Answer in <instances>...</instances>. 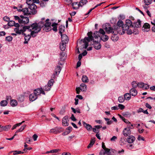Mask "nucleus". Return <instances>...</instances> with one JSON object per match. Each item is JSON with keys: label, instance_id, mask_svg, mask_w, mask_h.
I'll list each match as a JSON object with an SVG mask.
<instances>
[{"label": "nucleus", "instance_id": "29", "mask_svg": "<svg viewBox=\"0 0 155 155\" xmlns=\"http://www.w3.org/2000/svg\"><path fill=\"white\" fill-rule=\"evenodd\" d=\"M11 105L12 107H15L18 104V102L16 100H12L10 102Z\"/></svg>", "mask_w": 155, "mask_h": 155}, {"label": "nucleus", "instance_id": "18", "mask_svg": "<svg viewBox=\"0 0 155 155\" xmlns=\"http://www.w3.org/2000/svg\"><path fill=\"white\" fill-rule=\"evenodd\" d=\"M141 21L140 20L138 19L137 22L134 23V27L135 28V29H137V28H140L141 27Z\"/></svg>", "mask_w": 155, "mask_h": 155}, {"label": "nucleus", "instance_id": "54", "mask_svg": "<svg viewBox=\"0 0 155 155\" xmlns=\"http://www.w3.org/2000/svg\"><path fill=\"white\" fill-rule=\"evenodd\" d=\"M59 150L58 149L52 150H51L49 152L51 153H56Z\"/></svg>", "mask_w": 155, "mask_h": 155}, {"label": "nucleus", "instance_id": "15", "mask_svg": "<svg viewBox=\"0 0 155 155\" xmlns=\"http://www.w3.org/2000/svg\"><path fill=\"white\" fill-rule=\"evenodd\" d=\"M11 127V125H8L5 126H1L0 127V132L3 131H7Z\"/></svg>", "mask_w": 155, "mask_h": 155}, {"label": "nucleus", "instance_id": "4", "mask_svg": "<svg viewBox=\"0 0 155 155\" xmlns=\"http://www.w3.org/2000/svg\"><path fill=\"white\" fill-rule=\"evenodd\" d=\"M125 24L130 26V28L127 31V33L128 35H131L132 33L134 34H137L138 33L137 29H136L134 27V25L132 24L131 21L130 19H127L126 20Z\"/></svg>", "mask_w": 155, "mask_h": 155}, {"label": "nucleus", "instance_id": "13", "mask_svg": "<svg viewBox=\"0 0 155 155\" xmlns=\"http://www.w3.org/2000/svg\"><path fill=\"white\" fill-rule=\"evenodd\" d=\"M61 35L62 43L66 44L69 41L68 36L65 34Z\"/></svg>", "mask_w": 155, "mask_h": 155}, {"label": "nucleus", "instance_id": "11", "mask_svg": "<svg viewBox=\"0 0 155 155\" xmlns=\"http://www.w3.org/2000/svg\"><path fill=\"white\" fill-rule=\"evenodd\" d=\"M110 150L108 148L102 150L100 152V155H110Z\"/></svg>", "mask_w": 155, "mask_h": 155}, {"label": "nucleus", "instance_id": "20", "mask_svg": "<svg viewBox=\"0 0 155 155\" xmlns=\"http://www.w3.org/2000/svg\"><path fill=\"white\" fill-rule=\"evenodd\" d=\"M130 26L127 25H123L121 28V29H122L123 30V33H122V34H124L125 33V32L124 31H127V30H129V29H130Z\"/></svg>", "mask_w": 155, "mask_h": 155}, {"label": "nucleus", "instance_id": "52", "mask_svg": "<svg viewBox=\"0 0 155 155\" xmlns=\"http://www.w3.org/2000/svg\"><path fill=\"white\" fill-rule=\"evenodd\" d=\"M118 107H119V108H120L121 110H123L125 108L124 106L122 104H119Z\"/></svg>", "mask_w": 155, "mask_h": 155}, {"label": "nucleus", "instance_id": "51", "mask_svg": "<svg viewBox=\"0 0 155 155\" xmlns=\"http://www.w3.org/2000/svg\"><path fill=\"white\" fill-rule=\"evenodd\" d=\"M5 39L8 41H11L12 40V37L10 36L6 37Z\"/></svg>", "mask_w": 155, "mask_h": 155}, {"label": "nucleus", "instance_id": "60", "mask_svg": "<svg viewBox=\"0 0 155 155\" xmlns=\"http://www.w3.org/2000/svg\"><path fill=\"white\" fill-rule=\"evenodd\" d=\"M6 33L5 31H2L0 32V36H4L5 35Z\"/></svg>", "mask_w": 155, "mask_h": 155}, {"label": "nucleus", "instance_id": "5", "mask_svg": "<svg viewBox=\"0 0 155 155\" xmlns=\"http://www.w3.org/2000/svg\"><path fill=\"white\" fill-rule=\"evenodd\" d=\"M30 0L27 1L26 3L28 5V8L29 9L31 14L32 15L35 14L37 13V11L36 10L37 8V6L34 4L33 3H32L31 4L30 2Z\"/></svg>", "mask_w": 155, "mask_h": 155}, {"label": "nucleus", "instance_id": "37", "mask_svg": "<svg viewBox=\"0 0 155 155\" xmlns=\"http://www.w3.org/2000/svg\"><path fill=\"white\" fill-rule=\"evenodd\" d=\"M95 142V140L94 139H92L91 140L90 143L87 146V148H89L91 147L94 144Z\"/></svg>", "mask_w": 155, "mask_h": 155}, {"label": "nucleus", "instance_id": "63", "mask_svg": "<svg viewBox=\"0 0 155 155\" xmlns=\"http://www.w3.org/2000/svg\"><path fill=\"white\" fill-rule=\"evenodd\" d=\"M26 142L28 143H30V142H31V139L29 137H27L26 138Z\"/></svg>", "mask_w": 155, "mask_h": 155}, {"label": "nucleus", "instance_id": "16", "mask_svg": "<svg viewBox=\"0 0 155 155\" xmlns=\"http://www.w3.org/2000/svg\"><path fill=\"white\" fill-rule=\"evenodd\" d=\"M135 140V138L133 136L130 135L129 136L127 139V141L129 143H132Z\"/></svg>", "mask_w": 155, "mask_h": 155}, {"label": "nucleus", "instance_id": "7", "mask_svg": "<svg viewBox=\"0 0 155 155\" xmlns=\"http://www.w3.org/2000/svg\"><path fill=\"white\" fill-rule=\"evenodd\" d=\"M63 131V129L60 127H56L51 129L49 132L51 133L58 134L62 132Z\"/></svg>", "mask_w": 155, "mask_h": 155}, {"label": "nucleus", "instance_id": "21", "mask_svg": "<svg viewBox=\"0 0 155 155\" xmlns=\"http://www.w3.org/2000/svg\"><path fill=\"white\" fill-rule=\"evenodd\" d=\"M29 98L30 100L33 101L37 98V96L34 93H33L29 95Z\"/></svg>", "mask_w": 155, "mask_h": 155}, {"label": "nucleus", "instance_id": "49", "mask_svg": "<svg viewBox=\"0 0 155 155\" xmlns=\"http://www.w3.org/2000/svg\"><path fill=\"white\" fill-rule=\"evenodd\" d=\"M144 2L146 5H149L151 4V1L150 0H144Z\"/></svg>", "mask_w": 155, "mask_h": 155}, {"label": "nucleus", "instance_id": "27", "mask_svg": "<svg viewBox=\"0 0 155 155\" xmlns=\"http://www.w3.org/2000/svg\"><path fill=\"white\" fill-rule=\"evenodd\" d=\"M81 79L83 82L84 83H87L89 81L86 75H83Z\"/></svg>", "mask_w": 155, "mask_h": 155}, {"label": "nucleus", "instance_id": "2", "mask_svg": "<svg viewBox=\"0 0 155 155\" xmlns=\"http://www.w3.org/2000/svg\"><path fill=\"white\" fill-rule=\"evenodd\" d=\"M37 26L36 23H34L31 25V26H24L23 29L19 30V28H15L14 31L16 33L20 34L21 33L26 31V30H28L29 31H31V37H34L37 35L38 33L41 31L40 27Z\"/></svg>", "mask_w": 155, "mask_h": 155}, {"label": "nucleus", "instance_id": "62", "mask_svg": "<svg viewBox=\"0 0 155 155\" xmlns=\"http://www.w3.org/2000/svg\"><path fill=\"white\" fill-rule=\"evenodd\" d=\"M80 90H81L79 87H77L76 88V93L77 94H79L80 93Z\"/></svg>", "mask_w": 155, "mask_h": 155}, {"label": "nucleus", "instance_id": "33", "mask_svg": "<svg viewBox=\"0 0 155 155\" xmlns=\"http://www.w3.org/2000/svg\"><path fill=\"white\" fill-rule=\"evenodd\" d=\"M66 47V44L61 43L60 44V48L61 50L62 51L65 50Z\"/></svg>", "mask_w": 155, "mask_h": 155}, {"label": "nucleus", "instance_id": "61", "mask_svg": "<svg viewBox=\"0 0 155 155\" xmlns=\"http://www.w3.org/2000/svg\"><path fill=\"white\" fill-rule=\"evenodd\" d=\"M67 129L69 130V131H68L67 132V134H68L72 130V128L71 127L69 126L67 128Z\"/></svg>", "mask_w": 155, "mask_h": 155}, {"label": "nucleus", "instance_id": "40", "mask_svg": "<svg viewBox=\"0 0 155 155\" xmlns=\"http://www.w3.org/2000/svg\"><path fill=\"white\" fill-rule=\"evenodd\" d=\"M57 25L58 24L55 23H54L52 24L51 26L53 27L52 29L54 31H57Z\"/></svg>", "mask_w": 155, "mask_h": 155}, {"label": "nucleus", "instance_id": "56", "mask_svg": "<svg viewBox=\"0 0 155 155\" xmlns=\"http://www.w3.org/2000/svg\"><path fill=\"white\" fill-rule=\"evenodd\" d=\"M38 135L36 134H34L33 136V138L34 141H36L37 140L38 138Z\"/></svg>", "mask_w": 155, "mask_h": 155}, {"label": "nucleus", "instance_id": "41", "mask_svg": "<svg viewBox=\"0 0 155 155\" xmlns=\"http://www.w3.org/2000/svg\"><path fill=\"white\" fill-rule=\"evenodd\" d=\"M54 82V79H51L48 81L47 85H49L50 87H51V86L53 85Z\"/></svg>", "mask_w": 155, "mask_h": 155}, {"label": "nucleus", "instance_id": "36", "mask_svg": "<svg viewBox=\"0 0 155 155\" xmlns=\"http://www.w3.org/2000/svg\"><path fill=\"white\" fill-rule=\"evenodd\" d=\"M26 125H24L22 126L20 129L17 130L15 133V134H16V133L19 132H21L22 130H24L25 128L26 127Z\"/></svg>", "mask_w": 155, "mask_h": 155}, {"label": "nucleus", "instance_id": "55", "mask_svg": "<svg viewBox=\"0 0 155 155\" xmlns=\"http://www.w3.org/2000/svg\"><path fill=\"white\" fill-rule=\"evenodd\" d=\"M60 56L61 57L60 58H64V57L65 56V54L63 52H61L60 54ZM65 59V58H64Z\"/></svg>", "mask_w": 155, "mask_h": 155}, {"label": "nucleus", "instance_id": "26", "mask_svg": "<svg viewBox=\"0 0 155 155\" xmlns=\"http://www.w3.org/2000/svg\"><path fill=\"white\" fill-rule=\"evenodd\" d=\"M34 93L37 96L41 94V90L40 88H38L34 90Z\"/></svg>", "mask_w": 155, "mask_h": 155}, {"label": "nucleus", "instance_id": "39", "mask_svg": "<svg viewBox=\"0 0 155 155\" xmlns=\"http://www.w3.org/2000/svg\"><path fill=\"white\" fill-rule=\"evenodd\" d=\"M8 102L6 100L2 101L0 102V105L4 107L7 105Z\"/></svg>", "mask_w": 155, "mask_h": 155}, {"label": "nucleus", "instance_id": "57", "mask_svg": "<svg viewBox=\"0 0 155 155\" xmlns=\"http://www.w3.org/2000/svg\"><path fill=\"white\" fill-rule=\"evenodd\" d=\"M14 17L15 20H18V22L19 23V21L21 20V18H20L19 17L17 16H15Z\"/></svg>", "mask_w": 155, "mask_h": 155}, {"label": "nucleus", "instance_id": "30", "mask_svg": "<svg viewBox=\"0 0 155 155\" xmlns=\"http://www.w3.org/2000/svg\"><path fill=\"white\" fill-rule=\"evenodd\" d=\"M72 6L73 8L75 9H78L79 7L80 6L79 4H78V2H74L72 4Z\"/></svg>", "mask_w": 155, "mask_h": 155}, {"label": "nucleus", "instance_id": "28", "mask_svg": "<svg viewBox=\"0 0 155 155\" xmlns=\"http://www.w3.org/2000/svg\"><path fill=\"white\" fill-rule=\"evenodd\" d=\"M31 36V35H28L25 36V41L24 42V44H27L28 43V41L30 40Z\"/></svg>", "mask_w": 155, "mask_h": 155}, {"label": "nucleus", "instance_id": "42", "mask_svg": "<svg viewBox=\"0 0 155 155\" xmlns=\"http://www.w3.org/2000/svg\"><path fill=\"white\" fill-rule=\"evenodd\" d=\"M24 96L23 95H20L19 96L17 99L19 101L22 102L24 101Z\"/></svg>", "mask_w": 155, "mask_h": 155}, {"label": "nucleus", "instance_id": "1", "mask_svg": "<svg viewBox=\"0 0 155 155\" xmlns=\"http://www.w3.org/2000/svg\"><path fill=\"white\" fill-rule=\"evenodd\" d=\"M99 33L102 35L101 38L103 41H106L108 40V37L105 35V32L102 29H100L98 31L94 32L93 34V36L92 35V32L91 31L89 32L87 34L88 37H85L83 40V42L84 43V48H87L88 46V42L91 41H92L93 40L94 38L96 39L98 37H100L98 35Z\"/></svg>", "mask_w": 155, "mask_h": 155}, {"label": "nucleus", "instance_id": "58", "mask_svg": "<svg viewBox=\"0 0 155 155\" xmlns=\"http://www.w3.org/2000/svg\"><path fill=\"white\" fill-rule=\"evenodd\" d=\"M71 119L73 121H75L76 120V119L74 115L72 114L71 117Z\"/></svg>", "mask_w": 155, "mask_h": 155}, {"label": "nucleus", "instance_id": "23", "mask_svg": "<svg viewBox=\"0 0 155 155\" xmlns=\"http://www.w3.org/2000/svg\"><path fill=\"white\" fill-rule=\"evenodd\" d=\"M94 47L95 49L97 50L100 49L101 48V45L98 41L97 42L95 41L94 43Z\"/></svg>", "mask_w": 155, "mask_h": 155}, {"label": "nucleus", "instance_id": "35", "mask_svg": "<svg viewBox=\"0 0 155 155\" xmlns=\"http://www.w3.org/2000/svg\"><path fill=\"white\" fill-rule=\"evenodd\" d=\"M61 68L60 66H57L55 69L54 72H55L56 74H59L61 71Z\"/></svg>", "mask_w": 155, "mask_h": 155}, {"label": "nucleus", "instance_id": "43", "mask_svg": "<svg viewBox=\"0 0 155 155\" xmlns=\"http://www.w3.org/2000/svg\"><path fill=\"white\" fill-rule=\"evenodd\" d=\"M125 99L123 96H121L119 97L118 98V101L120 103H122L124 101Z\"/></svg>", "mask_w": 155, "mask_h": 155}, {"label": "nucleus", "instance_id": "19", "mask_svg": "<svg viewBox=\"0 0 155 155\" xmlns=\"http://www.w3.org/2000/svg\"><path fill=\"white\" fill-rule=\"evenodd\" d=\"M130 94L132 96H136L137 94V91L134 88H132L130 91Z\"/></svg>", "mask_w": 155, "mask_h": 155}, {"label": "nucleus", "instance_id": "8", "mask_svg": "<svg viewBox=\"0 0 155 155\" xmlns=\"http://www.w3.org/2000/svg\"><path fill=\"white\" fill-rule=\"evenodd\" d=\"M130 128H132L130 127V125H128L127 127L124 129L122 133L124 136L127 137L131 134V130Z\"/></svg>", "mask_w": 155, "mask_h": 155}, {"label": "nucleus", "instance_id": "48", "mask_svg": "<svg viewBox=\"0 0 155 155\" xmlns=\"http://www.w3.org/2000/svg\"><path fill=\"white\" fill-rule=\"evenodd\" d=\"M124 152V150L123 149H122L121 150L118 151H117L115 150H114L113 152L116 154L119 153L120 154L121 153H123Z\"/></svg>", "mask_w": 155, "mask_h": 155}, {"label": "nucleus", "instance_id": "32", "mask_svg": "<svg viewBox=\"0 0 155 155\" xmlns=\"http://www.w3.org/2000/svg\"><path fill=\"white\" fill-rule=\"evenodd\" d=\"M130 93H126L124 95V98L126 100H129L131 98Z\"/></svg>", "mask_w": 155, "mask_h": 155}, {"label": "nucleus", "instance_id": "44", "mask_svg": "<svg viewBox=\"0 0 155 155\" xmlns=\"http://www.w3.org/2000/svg\"><path fill=\"white\" fill-rule=\"evenodd\" d=\"M44 29L46 31L48 32L51 30V26L48 27H44Z\"/></svg>", "mask_w": 155, "mask_h": 155}, {"label": "nucleus", "instance_id": "64", "mask_svg": "<svg viewBox=\"0 0 155 155\" xmlns=\"http://www.w3.org/2000/svg\"><path fill=\"white\" fill-rule=\"evenodd\" d=\"M117 139V137L115 136H113L110 139V140L111 141H114L115 140Z\"/></svg>", "mask_w": 155, "mask_h": 155}, {"label": "nucleus", "instance_id": "6", "mask_svg": "<svg viewBox=\"0 0 155 155\" xmlns=\"http://www.w3.org/2000/svg\"><path fill=\"white\" fill-rule=\"evenodd\" d=\"M49 20V19H48L45 21V24L42 21H41L39 22L38 24H37V26L40 27V29L41 28L44 26L45 27H48L49 26H51V22H48V21Z\"/></svg>", "mask_w": 155, "mask_h": 155}, {"label": "nucleus", "instance_id": "24", "mask_svg": "<svg viewBox=\"0 0 155 155\" xmlns=\"http://www.w3.org/2000/svg\"><path fill=\"white\" fill-rule=\"evenodd\" d=\"M83 124L84 126L88 130H91L92 128V126L90 124L86 123L85 122L83 121Z\"/></svg>", "mask_w": 155, "mask_h": 155}, {"label": "nucleus", "instance_id": "59", "mask_svg": "<svg viewBox=\"0 0 155 155\" xmlns=\"http://www.w3.org/2000/svg\"><path fill=\"white\" fill-rule=\"evenodd\" d=\"M145 106L149 108V109H151L152 108L151 106L147 103L145 104Z\"/></svg>", "mask_w": 155, "mask_h": 155}, {"label": "nucleus", "instance_id": "38", "mask_svg": "<svg viewBox=\"0 0 155 155\" xmlns=\"http://www.w3.org/2000/svg\"><path fill=\"white\" fill-rule=\"evenodd\" d=\"M131 85L133 87L132 88L135 89V88H137V87H138V83H137L135 81H133L131 83Z\"/></svg>", "mask_w": 155, "mask_h": 155}, {"label": "nucleus", "instance_id": "25", "mask_svg": "<svg viewBox=\"0 0 155 155\" xmlns=\"http://www.w3.org/2000/svg\"><path fill=\"white\" fill-rule=\"evenodd\" d=\"M79 87L82 91H85L87 90V86L84 83H82L80 85Z\"/></svg>", "mask_w": 155, "mask_h": 155}, {"label": "nucleus", "instance_id": "34", "mask_svg": "<svg viewBox=\"0 0 155 155\" xmlns=\"http://www.w3.org/2000/svg\"><path fill=\"white\" fill-rule=\"evenodd\" d=\"M87 2V0H81L80 2L79 5L80 6L82 7L83 5L86 4Z\"/></svg>", "mask_w": 155, "mask_h": 155}, {"label": "nucleus", "instance_id": "3", "mask_svg": "<svg viewBox=\"0 0 155 155\" xmlns=\"http://www.w3.org/2000/svg\"><path fill=\"white\" fill-rule=\"evenodd\" d=\"M103 28L105 30L107 33H112L113 35L111 37V39L113 41H116L118 40L119 38L117 35L118 33L120 35L122 34V33L118 30V29L115 28V30H114L113 28H111L108 24L106 25L105 27L104 25L103 26Z\"/></svg>", "mask_w": 155, "mask_h": 155}, {"label": "nucleus", "instance_id": "53", "mask_svg": "<svg viewBox=\"0 0 155 155\" xmlns=\"http://www.w3.org/2000/svg\"><path fill=\"white\" fill-rule=\"evenodd\" d=\"M3 19L5 21L8 22L10 20V18L7 16H5L3 18Z\"/></svg>", "mask_w": 155, "mask_h": 155}, {"label": "nucleus", "instance_id": "12", "mask_svg": "<svg viewBox=\"0 0 155 155\" xmlns=\"http://www.w3.org/2000/svg\"><path fill=\"white\" fill-rule=\"evenodd\" d=\"M150 25L148 23H145L144 24L142 27V30L144 32H147L150 31Z\"/></svg>", "mask_w": 155, "mask_h": 155}, {"label": "nucleus", "instance_id": "45", "mask_svg": "<svg viewBox=\"0 0 155 155\" xmlns=\"http://www.w3.org/2000/svg\"><path fill=\"white\" fill-rule=\"evenodd\" d=\"M51 87L48 85H45L44 87V90L46 91H49L50 90Z\"/></svg>", "mask_w": 155, "mask_h": 155}, {"label": "nucleus", "instance_id": "14", "mask_svg": "<svg viewBox=\"0 0 155 155\" xmlns=\"http://www.w3.org/2000/svg\"><path fill=\"white\" fill-rule=\"evenodd\" d=\"M138 87L139 88H142L144 89H147L149 88V86L148 84L142 82L138 83Z\"/></svg>", "mask_w": 155, "mask_h": 155}, {"label": "nucleus", "instance_id": "47", "mask_svg": "<svg viewBox=\"0 0 155 155\" xmlns=\"http://www.w3.org/2000/svg\"><path fill=\"white\" fill-rule=\"evenodd\" d=\"M13 153L14 155L18 154L21 153H24V152H22L21 151H17L16 150L13 151Z\"/></svg>", "mask_w": 155, "mask_h": 155}, {"label": "nucleus", "instance_id": "31", "mask_svg": "<svg viewBox=\"0 0 155 155\" xmlns=\"http://www.w3.org/2000/svg\"><path fill=\"white\" fill-rule=\"evenodd\" d=\"M65 26L63 25H60L59 27V33L60 34H62V33L64 31Z\"/></svg>", "mask_w": 155, "mask_h": 155}, {"label": "nucleus", "instance_id": "50", "mask_svg": "<svg viewBox=\"0 0 155 155\" xmlns=\"http://www.w3.org/2000/svg\"><path fill=\"white\" fill-rule=\"evenodd\" d=\"M64 58H60V60L59 61L58 64L59 65H62L64 64Z\"/></svg>", "mask_w": 155, "mask_h": 155}, {"label": "nucleus", "instance_id": "9", "mask_svg": "<svg viewBox=\"0 0 155 155\" xmlns=\"http://www.w3.org/2000/svg\"><path fill=\"white\" fill-rule=\"evenodd\" d=\"M20 17L21 20L19 21V23L26 24L28 23L29 20L28 17L23 15H21Z\"/></svg>", "mask_w": 155, "mask_h": 155}, {"label": "nucleus", "instance_id": "46", "mask_svg": "<svg viewBox=\"0 0 155 155\" xmlns=\"http://www.w3.org/2000/svg\"><path fill=\"white\" fill-rule=\"evenodd\" d=\"M15 23V21H9L8 23V25L10 26H14V25Z\"/></svg>", "mask_w": 155, "mask_h": 155}, {"label": "nucleus", "instance_id": "22", "mask_svg": "<svg viewBox=\"0 0 155 155\" xmlns=\"http://www.w3.org/2000/svg\"><path fill=\"white\" fill-rule=\"evenodd\" d=\"M22 12L25 15H29L31 14L28 8H27L22 9Z\"/></svg>", "mask_w": 155, "mask_h": 155}, {"label": "nucleus", "instance_id": "17", "mask_svg": "<svg viewBox=\"0 0 155 155\" xmlns=\"http://www.w3.org/2000/svg\"><path fill=\"white\" fill-rule=\"evenodd\" d=\"M69 121L68 117L67 116H65L62 119V124L64 126H68V125Z\"/></svg>", "mask_w": 155, "mask_h": 155}, {"label": "nucleus", "instance_id": "10", "mask_svg": "<svg viewBox=\"0 0 155 155\" xmlns=\"http://www.w3.org/2000/svg\"><path fill=\"white\" fill-rule=\"evenodd\" d=\"M123 24L124 23L123 21L121 20H119L117 22V25L114 26L113 29L114 30H115V28H117L118 30H119L120 32L121 28L123 25Z\"/></svg>", "mask_w": 155, "mask_h": 155}]
</instances>
